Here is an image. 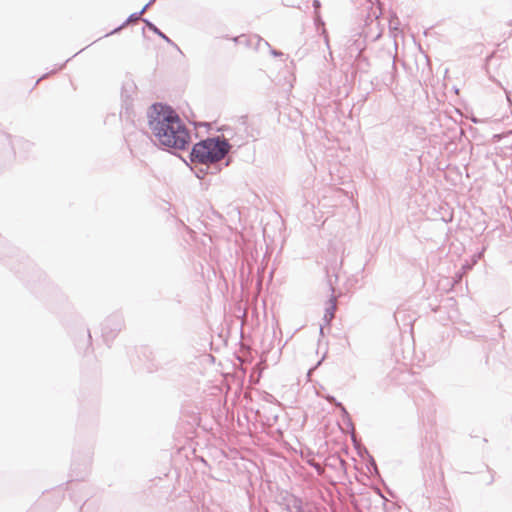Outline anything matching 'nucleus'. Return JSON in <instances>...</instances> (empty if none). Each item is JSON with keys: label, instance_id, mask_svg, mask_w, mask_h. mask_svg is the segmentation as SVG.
<instances>
[{"label": "nucleus", "instance_id": "obj_1", "mask_svg": "<svg viewBox=\"0 0 512 512\" xmlns=\"http://www.w3.org/2000/svg\"><path fill=\"white\" fill-rule=\"evenodd\" d=\"M156 115L150 127L158 142L164 146L184 150L191 141L190 133L178 114L170 107L155 105Z\"/></svg>", "mask_w": 512, "mask_h": 512}, {"label": "nucleus", "instance_id": "obj_2", "mask_svg": "<svg viewBox=\"0 0 512 512\" xmlns=\"http://www.w3.org/2000/svg\"><path fill=\"white\" fill-rule=\"evenodd\" d=\"M228 151L229 144L226 140L208 138L194 145L191 156L193 161L207 164L223 159Z\"/></svg>", "mask_w": 512, "mask_h": 512}, {"label": "nucleus", "instance_id": "obj_3", "mask_svg": "<svg viewBox=\"0 0 512 512\" xmlns=\"http://www.w3.org/2000/svg\"><path fill=\"white\" fill-rule=\"evenodd\" d=\"M335 310H336V301L334 298H330L327 308H326V313L324 315V319L327 322H330L334 318Z\"/></svg>", "mask_w": 512, "mask_h": 512}, {"label": "nucleus", "instance_id": "obj_4", "mask_svg": "<svg viewBox=\"0 0 512 512\" xmlns=\"http://www.w3.org/2000/svg\"><path fill=\"white\" fill-rule=\"evenodd\" d=\"M235 41L238 42V43H246L247 42V37L245 35H241V36L235 38Z\"/></svg>", "mask_w": 512, "mask_h": 512}, {"label": "nucleus", "instance_id": "obj_5", "mask_svg": "<svg viewBox=\"0 0 512 512\" xmlns=\"http://www.w3.org/2000/svg\"><path fill=\"white\" fill-rule=\"evenodd\" d=\"M327 399H328L330 402H333V401H334V398H332V397H327Z\"/></svg>", "mask_w": 512, "mask_h": 512}]
</instances>
